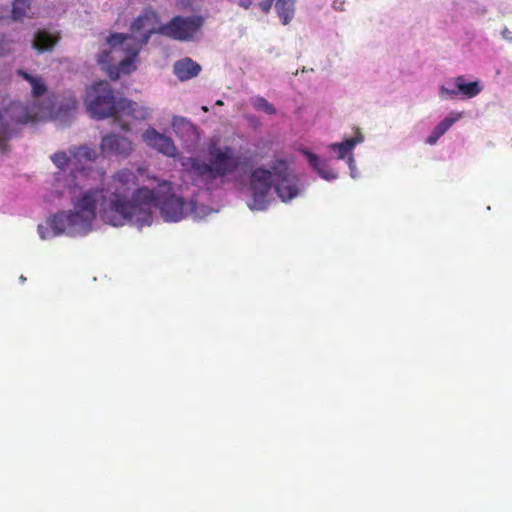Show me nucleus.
<instances>
[{"instance_id":"f257e3e1","label":"nucleus","mask_w":512,"mask_h":512,"mask_svg":"<svg viewBox=\"0 0 512 512\" xmlns=\"http://www.w3.org/2000/svg\"><path fill=\"white\" fill-rule=\"evenodd\" d=\"M138 185L137 174L127 168L115 172L105 188H92L72 200L74 218L85 231H91L97 211L101 219L112 226H124L129 222L133 203L130 194Z\"/></svg>"},{"instance_id":"a211bd4d","label":"nucleus","mask_w":512,"mask_h":512,"mask_svg":"<svg viewBox=\"0 0 512 512\" xmlns=\"http://www.w3.org/2000/svg\"><path fill=\"white\" fill-rule=\"evenodd\" d=\"M302 153L307 158L309 165L317 171V173L325 180H334L337 178V174L331 170L325 161H322L316 154L303 150Z\"/></svg>"},{"instance_id":"a878e982","label":"nucleus","mask_w":512,"mask_h":512,"mask_svg":"<svg viewBox=\"0 0 512 512\" xmlns=\"http://www.w3.org/2000/svg\"><path fill=\"white\" fill-rule=\"evenodd\" d=\"M12 42L7 39L0 41V56H3L11 51Z\"/></svg>"},{"instance_id":"4be33fe9","label":"nucleus","mask_w":512,"mask_h":512,"mask_svg":"<svg viewBox=\"0 0 512 512\" xmlns=\"http://www.w3.org/2000/svg\"><path fill=\"white\" fill-rule=\"evenodd\" d=\"M31 0H13L12 18L14 20L22 19L30 8Z\"/></svg>"},{"instance_id":"dca6fc26","label":"nucleus","mask_w":512,"mask_h":512,"mask_svg":"<svg viewBox=\"0 0 512 512\" xmlns=\"http://www.w3.org/2000/svg\"><path fill=\"white\" fill-rule=\"evenodd\" d=\"M201 71V66L189 57L180 59L174 63L173 72L180 81H187L196 77Z\"/></svg>"},{"instance_id":"c85d7f7f","label":"nucleus","mask_w":512,"mask_h":512,"mask_svg":"<svg viewBox=\"0 0 512 512\" xmlns=\"http://www.w3.org/2000/svg\"><path fill=\"white\" fill-rule=\"evenodd\" d=\"M216 105H223V102H222L221 100H218V101L216 102Z\"/></svg>"},{"instance_id":"7ed1b4c3","label":"nucleus","mask_w":512,"mask_h":512,"mask_svg":"<svg viewBox=\"0 0 512 512\" xmlns=\"http://www.w3.org/2000/svg\"><path fill=\"white\" fill-rule=\"evenodd\" d=\"M16 74L27 81L31 86V96L34 101L24 105L21 102H10L0 109V150H7L8 140L17 135L21 126L33 124L42 120L45 116L42 106L36 100L48 92V86L40 75L29 73L25 69H18Z\"/></svg>"},{"instance_id":"2eb2a0df","label":"nucleus","mask_w":512,"mask_h":512,"mask_svg":"<svg viewBox=\"0 0 512 512\" xmlns=\"http://www.w3.org/2000/svg\"><path fill=\"white\" fill-rule=\"evenodd\" d=\"M61 36L58 32L50 33L46 30H38L32 42V47L38 53L51 51L60 41Z\"/></svg>"},{"instance_id":"c756f323","label":"nucleus","mask_w":512,"mask_h":512,"mask_svg":"<svg viewBox=\"0 0 512 512\" xmlns=\"http://www.w3.org/2000/svg\"><path fill=\"white\" fill-rule=\"evenodd\" d=\"M202 110H203L204 112H207V111H208V108H207L206 106H203V107H202Z\"/></svg>"},{"instance_id":"6e6552de","label":"nucleus","mask_w":512,"mask_h":512,"mask_svg":"<svg viewBox=\"0 0 512 512\" xmlns=\"http://www.w3.org/2000/svg\"><path fill=\"white\" fill-rule=\"evenodd\" d=\"M202 24L203 20L199 16H176L160 27L159 34L175 40L187 41L200 29Z\"/></svg>"},{"instance_id":"ddd939ff","label":"nucleus","mask_w":512,"mask_h":512,"mask_svg":"<svg viewBox=\"0 0 512 512\" xmlns=\"http://www.w3.org/2000/svg\"><path fill=\"white\" fill-rule=\"evenodd\" d=\"M455 84H456L457 90H450V89L442 86L440 89L441 95H445L446 97H449V98H455L458 95V92H460L466 98H473L481 92V87H480L478 81L465 83V79L463 76L457 77Z\"/></svg>"},{"instance_id":"1a4fd4ad","label":"nucleus","mask_w":512,"mask_h":512,"mask_svg":"<svg viewBox=\"0 0 512 512\" xmlns=\"http://www.w3.org/2000/svg\"><path fill=\"white\" fill-rule=\"evenodd\" d=\"M100 149L107 156L126 159L134 151V145L129 138L116 133H110L102 138Z\"/></svg>"},{"instance_id":"bb28decb","label":"nucleus","mask_w":512,"mask_h":512,"mask_svg":"<svg viewBox=\"0 0 512 512\" xmlns=\"http://www.w3.org/2000/svg\"><path fill=\"white\" fill-rule=\"evenodd\" d=\"M501 35L505 40L512 41V31H510L507 27L502 29Z\"/></svg>"},{"instance_id":"20e7f679","label":"nucleus","mask_w":512,"mask_h":512,"mask_svg":"<svg viewBox=\"0 0 512 512\" xmlns=\"http://www.w3.org/2000/svg\"><path fill=\"white\" fill-rule=\"evenodd\" d=\"M298 178L289 171L284 159L276 160L271 170L258 168L251 173L250 189L252 201L248 204L251 210H265L268 195L274 186L276 193L283 202H287L299 194Z\"/></svg>"},{"instance_id":"f03ea898","label":"nucleus","mask_w":512,"mask_h":512,"mask_svg":"<svg viewBox=\"0 0 512 512\" xmlns=\"http://www.w3.org/2000/svg\"><path fill=\"white\" fill-rule=\"evenodd\" d=\"M170 182L163 181L156 188L149 189L138 185L130 194V202L133 203V211L130 213L128 223L139 228L152 224V208L158 207L164 221L178 222L184 218L185 202L182 197L172 192Z\"/></svg>"},{"instance_id":"9d476101","label":"nucleus","mask_w":512,"mask_h":512,"mask_svg":"<svg viewBox=\"0 0 512 512\" xmlns=\"http://www.w3.org/2000/svg\"><path fill=\"white\" fill-rule=\"evenodd\" d=\"M74 216L75 215L72 211H60L54 214L48 221L54 235H60L63 233L72 236L87 234L78 219L76 217L74 218Z\"/></svg>"},{"instance_id":"9b49d317","label":"nucleus","mask_w":512,"mask_h":512,"mask_svg":"<svg viewBox=\"0 0 512 512\" xmlns=\"http://www.w3.org/2000/svg\"><path fill=\"white\" fill-rule=\"evenodd\" d=\"M119 117L118 125L122 130L129 131V124L125 118L130 117L136 120H146L150 116V110L147 107L141 106L138 103L128 100L126 98L118 99Z\"/></svg>"},{"instance_id":"5701e85b","label":"nucleus","mask_w":512,"mask_h":512,"mask_svg":"<svg viewBox=\"0 0 512 512\" xmlns=\"http://www.w3.org/2000/svg\"><path fill=\"white\" fill-rule=\"evenodd\" d=\"M252 105L257 111H263L269 115H274L276 113L274 106L270 104L264 97L258 96L254 98Z\"/></svg>"},{"instance_id":"f3484780","label":"nucleus","mask_w":512,"mask_h":512,"mask_svg":"<svg viewBox=\"0 0 512 512\" xmlns=\"http://www.w3.org/2000/svg\"><path fill=\"white\" fill-rule=\"evenodd\" d=\"M461 116L462 113L451 112L433 129L431 134L427 137L426 143L429 145L436 144L440 137L443 136Z\"/></svg>"},{"instance_id":"f8f14e48","label":"nucleus","mask_w":512,"mask_h":512,"mask_svg":"<svg viewBox=\"0 0 512 512\" xmlns=\"http://www.w3.org/2000/svg\"><path fill=\"white\" fill-rule=\"evenodd\" d=\"M142 139L150 148L165 156L175 157L177 155V148L173 140L170 137L159 133L153 127H149L144 131Z\"/></svg>"},{"instance_id":"0eeeda50","label":"nucleus","mask_w":512,"mask_h":512,"mask_svg":"<svg viewBox=\"0 0 512 512\" xmlns=\"http://www.w3.org/2000/svg\"><path fill=\"white\" fill-rule=\"evenodd\" d=\"M86 107L89 115L94 119L114 118L117 122L119 117L118 100L107 81L94 83L87 91Z\"/></svg>"},{"instance_id":"39448f33","label":"nucleus","mask_w":512,"mask_h":512,"mask_svg":"<svg viewBox=\"0 0 512 512\" xmlns=\"http://www.w3.org/2000/svg\"><path fill=\"white\" fill-rule=\"evenodd\" d=\"M162 25L155 11L145 10L132 22L130 35L114 33L108 37V44L112 48L122 46V50L127 53L119 62L122 71L134 63L141 48L149 42L152 34H159Z\"/></svg>"},{"instance_id":"393cba45","label":"nucleus","mask_w":512,"mask_h":512,"mask_svg":"<svg viewBox=\"0 0 512 512\" xmlns=\"http://www.w3.org/2000/svg\"><path fill=\"white\" fill-rule=\"evenodd\" d=\"M52 162L60 169L68 165L70 158L65 152H57L51 156Z\"/></svg>"},{"instance_id":"4468645a","label":"nucleus","mask_w":512,"mask_h":512,"mask_svg":"<svg viewBox=\"0 0 512 512\" xmlns=\"http://www.w3.org/2000/svg\"><path fill=\"white\" fill-rule=\"evenodd\" d=\"M363 135L359 128L356 129V134L354 137L346 139L341 143H333L329 147L333 151L338 153V159L347 158L348 164L351 167L354 163V158L351 154L352 150L355 146L363 141Z\"/></svg>"},{"instance_id":"cd10ccee","label":"nucleus","mask_w":512,"mask_h":512,"mask_svg":"<svg viewBox=\"0 0 512 512\" xmlns=\"http://www.w3.org/2000/svg\"><path fill=\"white\" fill-rule=\"evenodd\" d=\"M118 76H119L118 72H116V73H115V75H113V73H112V72L110 73V77H111L113 80L117 79V78H118Z\"/></svg>"},{"instance_id":"423d86ee","label":"nucleus","mask_w":512,"mask_h":512,"mask_svg":"<svg viewBox=\"0 0 512 512\" xmlns=\"http://www.w3.org/2000/svg\"><path fill=\"white\" fill-rule=\"evenodd\" d=\"M208 162L189 157L182 165L186 171L205 183H212L218 178L226 177L239 167V157L230 146L219 147L215 142L208 146Z\"/></svg>"},{"instance_id":"aec40b11","label":"nucleus","mask_w":512,"mask_h":512,"mask_svg":"<svg viewBox=\"0 0 512 512\" xmlns=\"http://www.w3.org/2000/svg\"><path fill=\"white\" fill-rule=\"evenodd\" d=\"M275 8L283 24H288L294 13V0H277Z\"/></svg>"},{"instance_id":"b1692460","label":"nucleus","mask_w":512,"mask_h":512,"mask_svg":"<svg viewBox=\"0 0 512 512\" xmlns=\"http://www.w3.org/2000/svg\"><path fill=\"white\" fill-rule=\"evenodd\" d=\"M74 155L78 158H84L88 161H94L97 158L96 151L86 146L77 148V151L74 153Z\"/></svg>"},{"instance_id":"6ab92c4d","label":"nucleus","mask_w":512,"mask_h":512,"mask_svg":"<svg viewBox=\"0 0 512 512\" xmlns=\"http://www.w3.org/2000/svg\"><path fill=\"white\" fill-rule=\"evenodd\" d=\"M171 126L173 131L182 139H190L197 133L196 126L185 117L174 116Z\"/></svg>"},{"instance_id":"412c9836","label":"nucleus","mask_w":512,"mask_h":512,"mask_svg":"<svg viewBox=\"0 0 512 512\" xmlns=\"http://www.w3.org/2000/svg\"><path fill=\"white\" fill-rule=\"evenodd\" d=\"M237 4L244 8L257 7L261 12L267 13L270 11L274 0H234Z\"/></svg>"}]
</instances>
